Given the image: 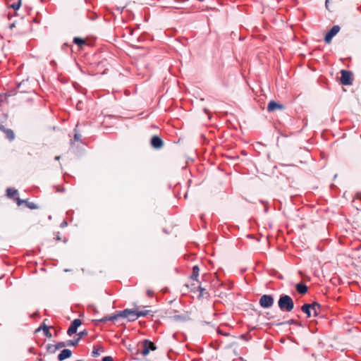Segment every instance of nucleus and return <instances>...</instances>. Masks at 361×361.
Wrapping results in <instances>:
<instances>
[{
  "mask_svg": "<svg viewBox=\"0 0 361 361\" xmlns=\"http://www.w3.org/2000/svg\"><path fill=\"white\" fill-rule=\"evenodd\" d=\"M312 312H313L314 316L317 317L320 311L321 305L317 302H314L313 303L310 304Z\"/></svg>",
  "mask_w": 361,
  "mask_h": 361,
  "instance_id": "obj_17",
  "label": "nucleus"
},
{
  "mask_svg": "<svg viewBox=\"0 0 361 361\" xmlns=\"http://www.w3.org/2000/svg\"><path fill=\"white\" fill-rule=\"evenodd\" d=\"M47 350L49 353H55L56 350H58L55 344H48L47 345Z\"/></svg>",
  "mask_w": 361,
  "mask_h": 361,
  "instance_id": "obj_22",
  "label": "nucleus"
},
{
  "mask_svg": "<svg viewBox=\"0 0 361 361\" xmlns=\"http://www.w3.org/2000/svg\"><path fill=\"white\" fill-rule=\"evenodd\" d=\"M67 226V222L66 221H63L61 224V227H65Z\"/></svg>",
  "mask_w": 361,
  "mask_h": 361,
  "instance_id": "obj_37",
  "label": "nucleus"
},
{
  "mask_svg": "<svg viewBox=\"0 0 361 361\" xmlns=\"http://www.w3.org/2000/svg\"><path fill=\"white\" fill-rule=\"evenodd\" d=\"M86 335H87V330H84V331H80V332L78 334V338H80V339L82 337H83V336H86Z\"/></svg>",
  "mask_w": 361,
  "mask_h": 361,
  "instance_id": "obj_31",
  "label": "nucleus"
},
{
  "mask_svg": "<svg viewBox=\"0 0 361 361\" xmlns=\"http://www.w3.org/2000/svg\"><path fill=\"white\" fill-rule=\"evenodd\" d=\"M150 144L153 148L160 149L163 147L164 142L159 136L154 135L151 138Z\"/></svg>",
  "mask_w": 361,
  "mask_h": 361,
  "instance_id": "obj_8",
  "label": "nucleus"
},
{
  "mask_svg": "<svg viewBox=\"0 0 361 361\" xmlns=\"http://www.w3.org/2000/svg\"><path fill=\"white\" fill-rule=\"evenodd\" d=\"M80 341V338H78L75 340H67L66 342V346H75Z\"/></svg>",
  "mask_w": 361,
  "mask_h": 361,
  "instance_id": "obj_21",
  "label": "nucleus"
},
{
  "mask_svg": "<svg viewBox=\"0 0 361 361\" xmlns=\"http://www.w3.org/2000/svg\"><path fill=\"white\" fill-rule=\"evenodd\" d=\"M156 348L157 347L152 341L145 339L138 345L137 353L145 356L148 355L151 350H155Z\"/></svg>",
  "mask_w": 361,
  "mask_h": 361,
  "instance_id": "obj_3",
  "label": "nucleus"
},
{
  "mask_svg": "<svg viewBox=\"0 0 361 361\" xmlns=\"http://www.w3.org/2000/svg\"><path fill=\"white\" fill-rule=\"evenodd\" d=\"M274 298L272 295H263L259 300V305L262 308H270L273 306Z\"/></svg>",
  "mask_w": 361,
  "mask_h": 361,
  "instance_id": "obj_4",
  "label": "nucleus"
},
{
  "mask_svg": "<svg viewBox=\"0 0 361 361\" xmlns=\"http://www.w3.org/2000/svg\"><path fill=\"white\" fill-rule=\"evenodd\" d=\"M340 31V27L338 25H334L331 30L326 34L324 37V41L329 44L331 42L332 38Z\"/></svg>",
  "mask_w": 361,
  "mask_h": 361,
  "instance_id": "obj_6",
  "label": "nucleus"
},
{
  "mask_svg": "<svg viewBox=\"0 0 361 361\" xmlns=\"http://www.w3.org/2000/svg\"><path fill=\"white\" fill-rule=\"evenodd\" d=\"M204 112L207 113V109H204Z\"/></svg>",
  "mask_w": 361,
  "mask_h": 361,
  "instance_id": "obj_43",
  "label": "nucleus"
},
{
  "mask_svg": "<svg viewBox=\"0 0 361 361\" xmlns=\"http://www.w3.org/2000/svg\"><path fill=\"white\" fill-rule=\"evenodd\" d=\"M240 338L243 339V340H245V341H247V334H242V335H240Z\"/></svg>",
  "mask_w": 361,
  "mask_h": 361,
  "instance_id": "obj_35",
  "label": "nucleus"
},
{
  "mask_svg": "<svg viewBox=\"0 0 361 361\" xmlns=\"http://www.w3.org/2000/svg\"><path fill=\"white\" fill-rule=\"evenodd\" d=\"M72 352L69 349H63L58 355L59 361H62L65 359L69 358L71 356Z\"/></svg>",
  "mask_w": 361,
  "mask_h": 361,
  "instance_id": "obj_12",
  "label": "nucleus"
},
{
  "mask_svg": "<svg viewBox=\"0 0 361 361\" xmlns=\"http://www.w3.org/2000/svg\"><path fill=\"white\" fill-rule=\"evenodd\" d=\"M283 109H284V106L283 104H279L274 100L270 101L267 105V111L269 112H272L277 109L283 110Z\"/></svg>",
  "mask_w": 361,
  "mask_h": 361,
  "instance_id": "obj_9",
  "label": "nucleus"
},
{
  "mask_svg": "<svg viewBox=\"0 0 361 361\" xmlns=\"http://www.w3.org/2000/svg\"><path fill=\"white\" fill-rule=\"evenodd\" d=\"M175 317L177 319H179L180 317V316H176Z\"/></svg>",
  "mask_w": 361,
  "mask_h": 361,
  "instance_id": "obj_42",
  "label": "nucleus"
},
{
  "mask_svg": "<svg viewBox=\"0 0 361 361\" xmlns=\"http://www.w3.org/2000/svg\"><path fill=\"white\" fill-rule=\"evenodd\" d=\"M77 128H78V125L75 126V128L74 129V131H75L74 140L78 141V142H81V139H80L81 135L77 132Z\"/></svg>",
  "mask_w": 361,
  "mask_h": 361,
  "instance_id": "obj_25",
  "label": "nucleus"
},
{
  "mask_svg": "<svg viewBox=\"0 0 361 361\" xmlns=\"http://www.w3.org/2000/svg\"><path fill=\"white\" fill-rule=\"evenodd\" d=\"M28 79L25 80H23L20 82L18 84V89L19 92H28L30 91V87H27V85L28 84Z\"/></svg>",
  "mask_w": 361,
  "mask_h": 361,
  "instance_id": "obj_10",
  "label": "nucleus"
},
{
  "mask_svg": "<svg viewBox=\"0 0 361 361\" xmlns=\"http://www.w3.org/2000/svg\"><path fill=\"white\" fill-rule=\"evenodd\" d=\"M191 286H194V288H196V287H195V283H192V284H191Z\"/></svg>",
  "mask_w": 361,
  "mask_h": 361,
  "instance_id": "obj_41",
  "label": "nucleus"
},
{
  "mask_svg": "<svg viewBox=\"0 0 361 361\" xmlns=\"http://www.w3.org/2000/svg\"><path fill=\"white\" fill-rule=\"evenodd\" d=\"M295 289L301 295L305 294L308 290L307 286L302 283H297Z\"/></svg>",
  "mask_w": 361,
  "mask_h": 361,
  "instance_id": "obj_14",
  "label": "nucleus"
},
{
  "mask_svg": "<svg viewBox=\"0 0 361 361\" xmlns=\"http://www.w3.org/2000/svg\"><path fill=\"white\" fill-rule=\"evenodd\" d=\"M360 350H361V348H360Z\"/></svg>",
  "mask_w": 361,
  "mask_h": 361,
  "instance_id": "obj_44",
  "label": "nucleus"
},
{
  "mask_svg": "<svg viewBox=\"0 0 361 361\" xmlns=\"http://www.w3.org/2000/svg\"><path fill=\"white\" fill-rule=\"evenodd\" d=\"M310 304L305 303L301 306V310L303 313L307 314V317H310L312 315V310H311Z\"/></svg>",
  "mask_w": 361,
  "mask_h": 361,
  "instance_id": "obj_16",
  "label": "nucleus"
},
{
  "mask_svg": "<svg viewBox=\"0 0 361 361\" xmlns=\"http://www.w3.org/2000/svg\"><path fill=\"white\" fill-rule=\"evenodd\" d=\"M355 198H356L357 200H361V192H358V193H357V194H356V195H355Z\"/></svg>",
  "mask_w": 361,
  "mask_h": 361,
  "instance_id": "obj_34",
  "label": "nucleus"
},
{
  "mask_svg": "<svg viewBox=\"0 0 361 361\" xmlns=\"http://www.w3.org/2000/svg\"><path fill=\"white\" fill-rule=\"evenodd\" d=\"M41 328L43 329L44 333L46 336H48L49 334V336H51L49 332V328L48 326H47L46 325L41 326L37 331H39Z\"/></svg>",
  "mask_w": 361,
  "mask_h": 361,
  "instance_id": "obj_27",
  "label": "nucleus"
},
{
  "mask_svg": "<svg viewBox=\"0 0 361 361\" xmlns=\"http://www.w3.org/2000/svg\"><path fill=\"white\" fill-rule=\"evenodd\" d=\"M70 47V45L68 44V43H64L62 47H61V49L64 51H66L67 49Z\"/></svg>",
  "mask_w": 361,
  "mask_h": 361,
  "instance_id": "obj_33",
  "label": "nucleus"
},
{
  "mask_svg": "<svg viewBox=\"0 0 361 361\" xmlns=\"http://www.w3.org/2000/svg\"><path fill=\"white\" fill-rule=\"evenodd\" d=\"M197 288L200 291V296H204V295H209L206 288H202L200 285L197 286Z\"/></svg>",
  "mask_w": 361,
  "mask_h": 361,
  "instance_id": "obj_24",
  "label": "nucleus"
},
{
  "mask_svg": "<svg viewBox=\"0 0 361 361\" xmlns=\"http://www.w3.org/2000/svg\"><path fill=\"white\" fill-rule=\"evenodd\" d=\"M104 352V348L100 345H94L91 355L93 357H98Z\"/></svg>",
  "mask_w": 361,
  "mask_h": 361,
  "instance_id": "obj_11",
  "label": "nucleus"
},
{
  "mask_svg": "<svg viewBox=\"0 0 361 361\" xmlns=\"http://www.w3.org/2000/svg\"><path fill=\"white\" fill-rule=\"evenodd\" d=\"M73 42L80 47L86 44V42L84 39L78 37H74Z\"/></svg>",
  "mask_w": 361,
  "mask_h": 361,
  "instance_id": "obj_19",
  "label": "nucleus"
},
{
  "mask_svg": "<svg viewBox=\"0 0 361 361\" xmlns=\"http://www.w3.org/2000/svg\"><path fill=\"white\" fill-rule=\"evenodd\" d=\"M82 322L79 319H74L67 330V334L72 336L77 332L78 328L81 325Z\"/></svg>",
  "mask_w": 361,
  "mask_h": 361,
  "instance_id": "obj_7",
  "label": "nucleus"
},
{
  "mask_svg": "<svg viewBox=\"0 0 361 361\" xmlns=\"http://www.w3.org/2000/svg\"><path fill=\"white\" fill-rule=\"evenodd\" d=\"M101 361H114L111 356H104Z\"/></svg>",
  "mask_w": 361,
  "mask_h": 361,
  "instance_id": "obj_32",
  "label": "nucleus"
},
{
  "mask_svg": "<svg viewBox=\"0 0 361 361\" xmlns=\"http://www.w3.org/2000/svg\"><path fill=\"white\" fill-rule=\"evenodd\" d=\"M21 6V0H18L17 2L13 3L11 5V7L14 10H18Z\"/></svg>",
  "mask_w": 361,
  "mask_h": 361,
  "instance_id": "obj_26",
  "label": "nucleus"
},
{
  "mask_svg": "<svg viewBox=\"0 0 361 361\" xmlns=\"http://www.w3.org/2000/svg\"><path fill=\"white\" fill-rule=\"evenodd\" d=\"M329 0H326V2H325V5H326V7L328 8V3H329Z\"/></svg>",
  "mask_w": 361,
  "mask_h": 361,
  "instance_id": "obj_38",
  "label": "nucleus"
},
{
  "mask_svg": "<svg viewBox=\"0 0 361 361\" xmlns=\"http://www.w3.org/2000/svg\"><path fill=\"white\" fill-rule=\"evenodd\" d=\"M0 129L6 134V138L9 140H13L15 137L13 131L11 129L6 128L4 126H1Z\"/></svg>",
  "mask_w": 361,
  "mask_h": 361,
  "instance_id": "obj_13",
  "label": "nucleus"
},
{
  "mask_svg": "<svg viewBox=\"0 0 361 361\" xmlns=\"http://www.w3.org/2000/svg\"><path fill=\"white\" fill-rule=\"evenodd\" d=\"M147 294L148 296L151 297L153 295V292L152 290H147Z\"/></svg>",
  "mask_w": 361,
  "mask_h": 361,
  "instance_id": "obj_36",
  "label": "nucleus"
},
{
  "mask_svg": "<svg viewBox=\"0 0 361 361\" xmlns=\"http://www.w3.org/2000/svg\"><path fill=\"white\" fill-rule=\"evenodd\" d=\"M66 342L65 341H61V342H59L57 343L56 345V346L57 347V350H59L61 348H63L64 347H66Z\"/></svg>",
  "mask_w": 361,
  "mask_h": 361,
  "instance_id": "obj_29",
  "label": "nucleus"
},
{
  "mask_svg": "<svg viewBox=\"0 0 361 361\" xmlns=\"http://www.w3.org/2000/svg\"><path fill=\"white\" fill-rule=\"evenodd\" d=\"M118 318H125L127 319L128 322H133L137 319V316H136V310H133L130 309H125L123 311L116 312L115 314L104 317L100 319L99 321L102 323H106L109 321H114Z\"/></svg>",
  "mask_w": 361,
  "mask_h": 361,
  "instance_id": "obj_1",
  "label": "nucleus"
},
{
  "mask_svg": "<svg viewBox=\"0 0 361 361\" xmlns=\"http://www.w3.org/2000/svg\"><path fill=\"white\" fill-rule=\"evenodd\" d=\"M217 333L224 336H228L230 335L229 333L224 331L221 328L217 329Z\"/></svg>",
  "mask_w": 361,
  "mask_h": 361,
  "instance_id": "obj_30",
  "label": "nucleus"
},
{
  "mask_svg": "<svg viewBox=\"0 0 361 361\" xmlns=\"http://www.w3.org/2000/svg\"><path fill=\"white\" fill-rule=\"evenodd\" d=\"M341 82L343 85H350L353 82L352 73L350 71L342 70L341 71Z\"/></svg>",
  "mask_w": 361,
  "mask_h": 361,
  "instance_id": "obj_5",
  "label": "nucleus"
},
{
  "mask_svg": "<svg viewBox=\"0 0 361 361\" xmlns=\"http://www.w3.org/2000/svg\"><path fill=\"white\" fill-rule=\"evenodd\" d=\"M278 306L282 312H290L294 308V302L290 295L281 294L278 300Z\"/></svg>",
  "mask_w": 361,
  "mask_h": 361,
  "instance_id": "obj_2",
  "label": "nucleus"
},
{
  "mask_svg": "<svg viewBox=\"0 0 361 361\" xmlns=\"http://www.w3.org/2000/svg\"><path fill=\"white\" fill-rule=\"evenodd\" d=\"M18 194V190L13 188H8L6 189V195L9 198H13Z\"/></svg>",
  "mask_w": 361,
  "mask_h": 361,
  "instance_id": "obj_20",
  "label": "nucleus"
},
{
  "mask_svg": "<svg viewBox=\"0 0 361 361\" xmlns=\"http://www.w3.org/2000/svg\"><path fill=\"white\" fill-rule=\"evenodd\" d=\"M199 273H200V268L197 265H195L192 267V273L190 276V279L192 281H197L199 283L198 277H199Z\"/></svg>",
  "mask_w": 361,
  "mask_h": 361,
  "instance_id": "obj_15",
  "label": "nucleus"
},
{
  "mask_svg": "<svg viewBox=\"0 0 361 361\" xmlns=\"http://www.w3.org/2000/svg\"><path fill=\"white\" fill-rule=\"evenodd\" d=\"M17 204L20 205L23 202H26V205L28 208L31 209H35L37 208V206L34 202H28L27 201L20 200V198H16Z\"/></svg>",
  "mask_w": 361,
  "mask_h": 361,
  "instance_id": "obj_18",
  "label": "nucleus"
},
{
  "mask_svg": "<svg viewBox=\"0 0 361 361\" xmlns=\"http://www.w3.org/2000/svg\"><path fill=\"white\" fill-rule=\"evenodd\" d=\"M152 311L150 310H145V311H137L136 310V316H137V319L140 317H145L148 315Z\"/></svg>",
  "mask_w": 361,
  "mask_h": 361,
  "instance_id": "obj_23",
  "label": "nucleus"
},
{
  "mask_svg": "<svg viewBox=\"0 0 361 361\" xmlns=\"http://www.w3.org/2000/svg\"><path fill=\"white\" fill-rule=\"evenodd\" d=\"M14 26H15V25H14V23H12V24H11V25H9L10 28H13Z\"/></svg>",
  "mask_w": 361,
  "mask_h": 361,
  "instance_id": "obj_39",
  "label": "nucleus"
},
{
  "mask_svg": "<svg viewBox=\"0 0 361 361\" xmlns=\"http://www.w3.org/2000/svg\"><path fill=\"white\" fill-rule=\"evenodd\" d=\"M59 159H60V156H56V157H55V159H56V160H59Z\"/></svg>",
  "mask_w": 361,
  "mask_h": 361,
  "instance_id": "obj_40",
  "label": "nucleus"
},
{
  "mask_svg": "<svg viewBox=\"0 0 361 361\" xmlns=\"http://www.w3.org/2000/svg\"><path fill=\"white\" fill-rule=\"evenodd\" d=\"M283 324H289V325H291V324L298 325L299 322L297 320H295V319H289V320L283 322ZM281 324H283V323H281Z\"/></svg>",
  "mask_w": 361,
  "mask_h": 361,
  "instance_id": "obj_28",
  "label": "nucleus"
}]
</instances>
